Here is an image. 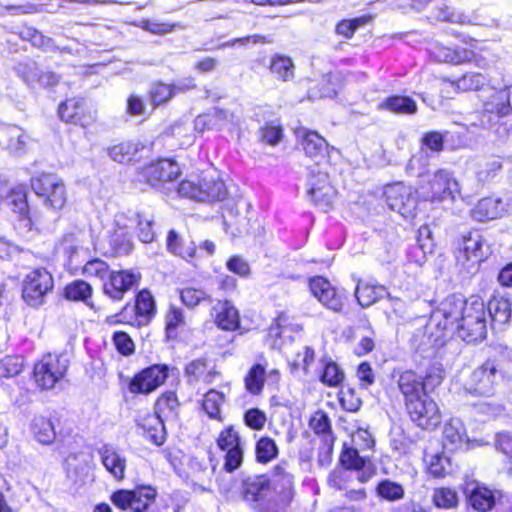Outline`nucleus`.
Listing matches in <instances>:
<instances>
[{
	"label": "nucleus",
	"instance_id": "56",
	"mask_svg": "<svg viewBox=\"0 0 512 512\" xmlns=\"http://www.w3.org/2000/svg\"><path fill=\"white\" fill-rule=\"evenodd\" d=\"M180 298L182 303L188 308H194L203 301L212 303V298L202 289L186 287L181 290Z\"/></svg>",
	"mask_w": 512,
	"mask_h": 512
},
{
	"label": "nucleus",
	"instance_id": "59",
	"mask_svg": "<svg viewBox=\"0 0 512 512\" xmlns=\"http://www.w3.org/2000/svg\"><path fill=\"white\" fill-rule=\"evenodd\" d=\"M137 222V236L143 243H151L155 239V231L153 229V220L144 217L141 213L135 214Z\"/></svg>",
	"mask_w": 512,
	"mask_h": 512
},
{
	"label": "nucleus",
	"instance_id": "19",
	"mask_svg": "<svg viewBox=\"0 0 512 512\" xmlns=\"http://www.w3.org/2000/svg\"><path fill=\"white\" fill-rule=\"evenodd\" d=\"M167 377L168 366H150L133 377L129 384V391L134 394H148L162 385Z\"/></svg>",
	"mask_w": 512,
	"mask_h": 512
},
{
	"label": "nucleus",
	"instance_id": "21",
	"mask_svg": "<svg viewBox=\"0 0 512 512\" xmlns=\"http://www.w3.org/2000/svg\"><path fill=\"white\" fill-rule=\"evenodd\" d=\"M397 386L404 398L405 406L427 394L423 376L412 370H406L399 374Z\"/></svg>",
	"mask_w": 512,
	"mask_h": 512
},
{
	"label": "nucleus",
	"instance_id": "12",
	"mask_svg": "<svg viewBox=\"0 0 512 512\" xmlns=\"http://www.w3.org/2000/svg\"><path fill=\"white\" fill-rule=\"evenodd\" d=\"M484 238L478 230L469 231L462 236L456 252V260L468 273L478 270L479 264L485 258Z\"/></svg>",
	"mask_w": 512,
	"mask_h": 512
},
{
	"label": "nucleus",
	"instance_id": "28",
	"mask_svg": "<svg viewBox=\"0 0 512 512\" xmlns=\"http://www.w3.org/2000/svg\"><path fill=\"white\" fill-rule=\"evenodd\" d=\"M101 462L106 470L117 480L125 476L126 459L114 447L103 445L99 449Z\"/></svg>",
	"mask_w": 512,
	"mask_h": 512
},
{
	"label": "nucleus",
	"instance_id": "15",
	"mask_svg": "<svg viewBox=\"0 0 512 512\" xmlns=\"http://www.w3.org/2000/svg\"><path fill=\"white\" fill-rule=\"evenodd\" d=\"M405 407L412 422L422 429L433 430L441 422L439 407L428 393Z\"/></svg>",
	"mask_w": 512,
	"mask_h": 512
},
{
	"label": "nucleus",
	"instance_id": "64",
	"mask_svg": "<svg viewBox=\"0 0 512 512\" xmlns=\"http://www.w3.org/2000/svg\"><path fill=\"white\" fill-rule=\"evenodd\" d=\"M450 466L448 457L442 454H435L428 460V472L434 477H443L447 473Z\"/></svg>",
	"mask_w": 512,
	"mask_h": 512
},
{
	"label": "nucleus",
	"instance_id": "20",
	"mask_svg": "<svg viewBox=\"0 0 512 512\" xmlns=\"http://www.w3.org/2000/svg\"><path fill=\"white\" fill-rule=\"evenodd\" d=\"M309 287L311 293L325 307L334 312L342 310L346 295L344 291H338L334 288L327 279L320 276L312 278L309 282Z\"/></svg>",
	"mask_w": 512,
	"mask_h": 512
},
{
	"label": "nucleus",
	"instance_id": "34",
	"mask_svg": "<svg viewBox=\"0 0 512 512\" xmlns=\"http://www.w3.org/2000/svg\"><path fill=\"white\" fill-rule=\"evenodd\" d=\"M386 288L382 285H374L358 282L355 289V297L362 307H369L384 297Z\"/></svg>",
	"mask_w": 512,
	"mask_h": 512
},
{
	"label": "nucleus",
	"instance_id": "14",
	"mask_svg": "<svg viewBox=\"0 0 512 512\" xmlns=\"http://www.w3.org/2000/svg\"><path fill=\"white\" fill-rule=\"evenodd\" d=\"M384 197L388 207L404 218H411L415 215L417 196L411 186L403 183L388 185L385 188Z\"/></svg>",
	"mask_w": 512,
	"mask_h": 512
},
{
	"label": "nucleus",
	"instance_id": "32",
	"mask_svg": "<svg viewBox=\"0 0 512 512\" xmlns=\"http://www.w3.org/2000/svg\"><path fill=\"white\" fill-rule=\"evenodd\" d=\"M215 322L223 330H235L239 325L236 308L228 301H218L213 307Z\"/></svg>",
	"mask_w": 512,
	"mask_h": 512
},
{
	"label": "nucleus",
	"instance_id": "36",
	"mask_svg": "<svg viewBox=\"0 0 512 512\" xmlns=\"http://www.w3.org/2000/svg\"><path fill=\"white\" fill-rule=\"evenodd\" d=\"M379 109L396 114H414L417 111L416 102L408 96H391L379 104Z\"/></svg>",
	"mask_w": 512,
	"mask_h": 512
},
{
	"label": "nucleus",
	"instance_id": "39",
	"mask_svg": "<svg viewBox=\"0 0 512 512\" xmlns=\"http://www.w3.org/2000/svg\"><path fill=\"white\" fill-rule=\"evenodd\" d=\"M92 287L89 283L83 280H75L65 287V298L72 301H82L87 306L93 307L90 301L92 296Z\"/></svg>",
	"mask_w": 512,
	"mask_h": 512
},
{
	"label": "nucleus",
	"instance_id": "37",
	"mask_svg": "<svg viewBox=\"0 0 512 512\" xmlns=\"http://www.w3.org/2000/svg\"><path fill=\"white\" fill-rule=\"evenodd\" d=\"M31 430L35 439L42 444H51L56 437L53 422L44 416L34 417L31 423Z\"/></svg>",
	"mask_w": 512,
	"mask_h": 512
},
{
	"label": "nucleus",
	"instance_id": "38",
	"mask_svg": "<svg viewBox=\"0 0 512 512\" xmlns=\"http://www.w3.org/2000/svg\"><path fill=\"white\" fill-rule=\"evenodd\" d=\"M135 311L140 323H148L155 315L156 305L153 296L147 290L140 291L135 300Z\"/></svg>",
	"mask_w": 512,
	"mask_h": 512
},
{
	"label": "nucleus",
	"instance_id": "40",
	"mask_svg": "<svg viewBox=\"0 0 512 512\" xmlns=\"http://www.w3.org/2000/svg\"><path fill=\"white\" fill-rule=\"evenodd\" d=\"M502 161L499 157H489L478 161L476 176L479 182L492 181L502 169Z\"/></svg>",
	"mask_w": 512,
	"mask_h": 512
},
{
	"label": "nucleus",
	"instance_id": "55",
	"mask_svg": "<svg viewBox=\"0 0 512 512\" xmlns=\"http://www.w3.org/2000/svg\"><path fill=\"white\" fill-rule=\"evenodd\" d=\"M223 402L224 394L211 389L205 394L202 406L210 418H217L220 415V407Z\"/></svg>",
	"mask_w": 512,
	"mask_h": 512
},
{
	"label": "nucleus",
	"instance_id": "44",
	"mask_svg": "<svg viewBox=\"0 0 512 512\" xmlns=\"http://www.w3.org/2000/svg\"><path fill=\"white\" fill-rule=\"evenodd\" d=\"M140 150V145L133 142H121L109 148L108 154L110 158L118 163L130 162L137 152Z\"/></svg>",
	"mask_w": 512,
	"mask_h": 512
},
{
	"label": "nucleus",
	"instance_id": "11",
	"mask_svg": "<svg viewBox=\"0 0 512 512\" xmlns=\"http://www.w3.org/2000/svg\"><path fill=\"white\" fill-rule=\"evenodd\" d=\"M53 287L52 275L44 268H36L23 279L22 298L27 305L37 308L45 303L46 295Z\"/></svg>",
	"mask_w": 512,
	"mask_h": 512
},
{
	"label": "nucleus",
	"instance_id": "62",
	"mask_svg": "<svg viewBox=\"0 0 512 512\" xmlns=\"http://www.w3.org/2000/svg\"><path fill=\"white\" fill-rule=\"evenodd\" d=\"M212 130H221L227 123L233 121L234 115L228 110L214 108L211 112L206 113Z\"/></svg>",
	"mask_w": 512,
	"mask_h": 512
},
{
	"label": "nucleus",
	"instance_id": "35",
	"mask_svg": "<svg viewBox=\"0 0 512 512\" xmlns=\"http://www.w3.org/2000/svg\"><path fill=\"white\" fill-rule=\"evenodd\" d=\"M467 498L469 504L475 510L481 512L490 510L496 501L495 496L490 489L478 485L467 491Z\"/></svg>",
	"mask_w": 512,
	"mask_h": 512
},
{
	"label": "nucleus",
	"instance_id": "25",
	"mask_svg": "<svg viewBox=\"0 0 512 512\" xmlns=\"http://www.w3.org/2000/svg\"><path fill=\"white\" fill-rule=\"evenodd\" d=\"M58 113L60 118L68 123L86 127L92 121V116L85 113L84 101L81 99H68L60 104Z\"/></svg>",
	"mask_w": 512,
	"mask_h": 512
},
{
	"label": "nucleus",
	"instance_id": "54",
	"mask_svg": "<svg viewBox=\"0 0 512 512\" xmlns=\"http://www.w3.org/2000/svg\"><path fill=\"white\" fill-rule=\"evenodd\" d=\"M265 368L260 364H255L245 377L246 389L252 394L261 392L264 385Z\"/></svg>",
	"mask_w": 512,
	"mask_h": 512
},
{
	"label": "nucleus",
	"instance_id": "9",
	"mask_svg": "<svg viewBox=\"0 0 512 512\" xmlns=\"http://www.w3.org/2000/svg\"><path fill=\"white\" fill-rule=\"evenodd\" d=\"M31 188L44 199L45 206L54 210L62 209L67 201L63 180L55 174L42 173L31 179Z\"/></svg>",
	"mask_w": 512,
	"mask_h": 512
},
{
	"label": "nucleus",
	"instance_id": "57",
	"mask_svg": "<svg viewBox=\"0 0 512 512\" xmlns=\"http://www.w3.org/2000/svg\"><path fill=\"white\" fill-rule=\"evenodd\" d=\"M433 502L438 508L450 509L456 507L458 496L455 490L442 487L434 491Z\"/></svg>",
	"mask_w": 512,
	"mask_h": 512
},
{
	"label": "nucleus",
	"instance_id": "6",
	"mask_svg": "<svg viewBox=\"0 0 512 512\" xmlns=\"http://www.w3.org/2000/svg\"><path fill=\"white\" fill-rule=\"evenodd\" d=\"M455 334L467 343L481 341L486 337V310L481 299H471L467 304L466 311L457 324Z\"/></svg>",
	"mask_w": 512,
	"mask_h": 512
},
{
	"label": "nucleus",
	"instance_id": "61",
	"mask_svg": "<svg viewBox=\"0 0 512 512\" xmlns=\"http://www.w3.org/2000/svg\"><path fill=\"white\" fill-rule=\"evenodd\" d=\"M23 368V359L19 356H7L0 360V379L18 375Z\"/></svg>",
	"mask_w": 512,
	"mask_h": 512
},
{
	"label": "nucleus",
	"instance_id": "22",
	"mask_svg": "<svg viewBox=\"0 0 512 512\" xmlns=\"http://www.w3.org/2000/svg\"><path fill=\"white\" fill-rule=\"evenodd\" d=\"M185 377L189 384L204 382L211 384L220 376L216 365L205 358H198L189 362L185 367Z\"/></svg>",
	"mask_w": 512,
	"mask_h": 512
},
{
	"label": "nucleus",
	"instance_id": "63",
	"mask_svg": "<svg viewBox=\"0 0 512 512\" xmlns=\"http://www.w3.org/2000/svg\"><path fill=\"white\" fill-rule=\"evenodd\" d=\"M138 26L147 32H150L152 34L156 35H165L168 33H171L174 31L176 24L166 23V22H159L156 20H150V19H142Z\"/></svg>",
	"mask_w": 512,
	"mask_h": 512
},
{
	"label": "nucleus",
	"instance_id": "33",
	"mask_svg": "<svg viewBox=\"0 0 512 512\" xmlns=\"http://www.w3.org/2000/svg\"><path fill=\"white\" fill-rule=\"evenodd\" d=\"M487 308L494 324L505 325L511 321L512 303L507 297L494 295Z\"/></svg>",
	"mask_w": 512,
	"mask_h": 512
},
{
	"label": "nucleus",
	"instance_id": "16",
	"mask_svg": "<svg viewBox=\"0 0 512 512\" xmlns=\"http://www.w3.org/2000/svg\"><path fill=\"white\" fill-rule=\"evenodd\" d=\"M156 492L151 487L136 490H119L112 494V503L121 510L143 512L154 502Z\"/></svg>",
	"mask_w": 512,
	"mask_h": 512
},
{
	"label": "nucleus",
	"instance_id": "13",
	"mask_svg": "<svg viewBox=\"0 0 512 512\" xmlns=\"http://www.w3.org/2000/svg\"><path fill=\"white\" fill-rule=\"evenodd\" d=\"M5 197V205L12 213L14 226L20 232L32 230L33 221L30 215V208L27 201V191L24 186H17L10 189L1 197Z\"/></svg>",
	"mask_w": 512,
	"mask_h": 512
},
{
	"label": "nucleus",
	"instance_id": "2",
	"mask_svg": "<svg viewBox=\"0 0 512 512\" xmlns=\"http://www.w3.org/2000/svg\"><path fill=\"white\" fill-rule=\"evenodd\" d=\"M480 98L482 110L471 114L470 126L493 131L500 139L508 137L509 130L501 119L512 113V84L484 89Z\"/></svg>",
	"mask_w": 512,
	"mask_h": 512
},
{
	"label": "nucleus",
	"instance_id": "8",
	"mask_svg": "<svg viewBox=\"0 0 512 512\" xmlns=\"http://www.w3.org/2000/svg\"><path fill=\"white\" fill-rule=\"evenodd\" d=\"M501 378L495 361L487 360L472 371L464 384V389L473 396L491 397L495 394Z\"/></svg>",
	"mask_w": 512,
	"mask_h": 512
},
{
	"label": "nucleus",
	"instance_id": "29",
	"mask_svg": "<svg viewBox=\"0 0 512 512\" xmlns=\"http://www.w3.org/2000/svg\"><path fill=\"white\" fill-rule=\"evenodd\" d=\"M272 478L275 485H280V495L285 502L293 497L294 475L287 461H281L273 467Z\"/></svg>",
	"mask_w": 512,
	"mask_h": 512
},
{
	"label": "nucleus",
	"instance_id": "24",
	"mask_svg": "<svg viewBox=\"0 0 512 512\" xmlns=\"http://www.w3.org/2000/svg\"><path fill=\"white\" fill-rule=\"evenodd\" d=\"M109 245L117 255H127L133 250V241L123 215H117L115 228L109 235Z\"/></svg>",
	"mask_w": 512,
	"mask_h": 512
},
{
	"label": "nucleus",
	"instance_id": "10",
	"mask_svg": "<svg viewBox=\"0 0 512 512\" xmlns=\"http://www.w3.org/2000/svg\"><path fill=\"white\" fill-rule=\"evenodd\" d=\"M69 366L66 356L48 353L34 366L33 376L41 389L55 388L65 376Z\"/></svg>",
	"mask_w": 512,
	"mask_h": 512
},
{
	"label": "nucleus",
	"instance_id": "1",
	"mask_svg": "<svg viewBox=\"0 0 512 512\" xmlns=\"http://www.w3.org/2000/svg\"><path fill=\"white\" fill-rule=\"evenodd\" d=\"M469 302L460 295L447 296L432 312L418 349L425 352L429 349L443 347L447 340L455 334L457 324H459Z\"/></svg>",
	"mask_w": 512,
	"mask_h": 512
},
{
	"label": "nucleus",
	"instance_id": "51",
	"mask_svg": "<svg viewBox=\"0 0 512 512\" xmlns=\"http://www.w3.org/2000/svg\"><path fill=\"white\" fill-rule=\"evenodd\" d=\"M486 81V77L480 73H466L462 77L451 82L452 86L462 92L478 90Z\"/></svg>",
	"mask_w": 512,
	"mask_h": 512
},
{
	"label": "nucleus",
	"instance_id": "27",
	"mask_svg": "<svg viewBox=\"0 0 512 512\" xmlns=\"http://www.w3.org/2000/svg\"><path fill=\"white\" fill-rule=\"evenodd\" d=\"M505 211V204L501 199L487 197L476 204L470 215L475 221L484 222L501 217Z\"/></svg>",
	"mask_w": 512,
	"mask_h": 512
},
{
	"label": "nucleus",
	"instance_id": "18",
	"mask_svg": "<svg viewBox=\"0 0 512 512\" xmlns=\"http://www.w3.org/2000/svg\"><path fill=\"white\" fill-rule=\"evenodd\" d=\"M141 275L132 270L111 271L103 283V292L114 301L123 299L126 292L138 286Z\"/></svg>",
	"mask_w": 512,
	"mask_h": 512
},
{
	"label": "nucleus",
	"instance_id": "30",
	"mask_svg": "<svg viewBox=\"0 0 512 512\" xmlns=\"http://www.w3.org/2000/svg\"><path fill=\"white\" fill-rule=\"evenodd\" d=\"M302 149L311 158L323 157L327 149L326 140L315 131L301 129L297 132Z\"/></svg>",
	"mask_w": 512,
	"mask_h": 512
},
{
	"label": "nucleus",
	"instance_id": "31",
	"mask_svg": "<svg viewBox=\"0 0 512 512\" xmlns=\"http://www.w3.org/2000/svg\"><path fill=\"white\" fill-rule=\"evenodd\" d=\"M435 18L441 21H448L452 23H458V24H472V25H481V26H498L496 19H490L487 21V19L483 18L480 19V17H474L469 18V15H465L461 12L454 11L447 5H443L442 7H439L437 9V12L435 14Z\"/></svg>",
	"mask_w": 512,
	"mask_h": 512
},
{
	"label": "nucleus",
	"instance_id": "42",
	"mask_svg": "<svg viewBox=\"0 0 512 512\" xmlns=\"http://www.w3.org/2000/svg\"><path fill=\"white\" fill-rule=\"evenodd\" d=\"M8 136L7 148L15 155L23 154L28 146L30 137L21 128L10 126L6 129Z\"/></svg>",
	"mask_w": 512,
	"mask_h": 512
},
{
	"label": "nucleus",
	"instance_id": "26",
	"mask_svg": "<svg viewBox=\"0 0 512 512\" xmlns=\"http://www.w3.org/2000/svg\"><path fill=\"white\" fill-rule=\"evenodd\" d=\"M466 439V430L460 419L452 418L444 425L442 436L444 449L456 451L466 443Z\"/></svg>",
	"mask_w": 512,
	"mask_h": 512
},
{
	"label": "nucleus",
	"instance_id": "48",
	"mask_svg": "<svg viewBox=\"0 0 512 512\" xmlns=\"http://www.w3.org/2000/svg\"><path fill=\"white\" fill-rule=\"evenodd\" d=\"M173 97L174 90L171 84L156 82L149 89V100L154 107L167 103Z\"/></svg>",
	"mask_w": 512,
	"mask_h": 512
},
{
	"label": "nucleus",
	"instance_id": "4",
	"mask_svg": "<svg viewBox=\"0 0 512 512\" xmlns=\"http://www.w3.org/2000/svg\"><path fill=\"white\" fill-rule=\"evenodd\" d=\"M179 174L180 168L176 162L161 159L144 167L138 174V180L163 191L168 196H179L175 191L179 185L176 183Z\"/></svg>",
	"mask_w": 512,
	"mask_h": 512
},
{
	"label": "nucleus",
	"instance_id": "3",
	"mask_svg": "<svg viewBox=\"0 0 512 512\" xmlns=\"http://www.w3.org/2000/svg\"><path fill=\"white\" fill-rule=\"evenodd\" d=\"M178 410L179 401L175 392L163 393L156 401L155 414L147 415L139 423L145 437L157 446L162 445L166 440L164 421L175 420Z\"/></svg>",
	"mask_w": 512,
	"mask_h": 512
},
{
	"label": "nucleus",
	"instance_id": "50",
	"mask_svg": "<svg viewBox=\"0 0 512 512\" xmlns=\"http://www.w3.org/2000/svg\"><path fill=\"white\" fill-rule=\"evenodd\" d=\"M185 325V316L181 308L170 305L165 316V330L168 338H175L177 329Z\"/></svg>",
	"mask_w": 512,
	"mask_h": 512
},
{
	"label": "nucleus",
	"instance_id": "58",
	"mask_svg": "<svg viewBox=\"0 0 512 512\" xmlns=\"http://www.w3.org/2000/svg\"><path fill=\"white\" fill-rule=\"evenodd\" d=\"M309 425L314 433L321 437V440H324L327 435H333L330 419L323 411H317L311 417Z\"/></svg>",
	"mask_w": 512,
	"mask_h": 512
},
{
	"label": "nucleus",
	"instance_id": "46",
	"mask_svg": "<svg viewBox=\"0 0 512 512\" xmlns=\"http://www.w3.org/2000/svg\"><path fill=\"white\" fill-rule=\"evenodd\" d=\"M376 493L382 499L390 502L401 500L405 495L403 486L390 479L381 480L376 486Z\"/></svg>",
	"mask_w": 512,
	"mask_h": 512
},
{
	"label": "nucleus",
	"instance_id": "23",
	"mask_svg": "<svg viewBox=\"0 0 512 512\" xmlns=\"http://www.w3.org/2000/svg\"><path fill=\"white\" fill-rule=\"evenodd\" d=\"M428 52L430 57L437 62L451 63L456 65L470 62L475 56L472 50L463 47L450 48L437 42L430 44Z\"/></svg>",
	"mask_w": 512,
	"mask_h": 512
},
{
	"label": "nucleus",
	"instance_id": "45",
	"mask_svg": "<svg viewBox=\"0 0 512 512\" xmlns=\"http://www.w3.org/2000/svg\"><path fill=\"white\" fill-rule=\"evenodd\" d=\"M371 20L372 17L370 15H362L352 19H343L337 23L335 33L345 39H351L359 28L366 26Z\"/></svg>",
	"mask_w": 512,
	"mask_h": 512
},
{
	"label": "nucleus",
	"instance_id": "53",
	"mask_svg": "<svg viewBox=\"0 0 512 512\" xmlns=\"http://www.w3.org/2000/svg\"><path fill=\"white\" fill-rule=\"evenodd\" d=\"M82 272L88 278H97L105 282L111 271L105 261L95 258L84 265Z\"/></svg>",
	"mask_w": 512,
	"mask_h": 512
},
{
	"label": "nucleus",
	"instance_id": "47",
	"mask_svg": "<svg viewBox=\"0 0 512 512\" xmlns=\"http://www.w3.org/2000/svg\"><path fill=\"white\" fill-rule=\"evenodd\" d=\"M270 70L284 82L289 81L294 77V64L292 59L287 56H274L271 60Z\"/></svg>",
	"mask_w": 512,
	"mask_h": 512
},
{
	"label": "nucleus",
	"instance_id": "7",
	"mask_svg": "<svg viewBox=\"0 0 512 512\" xmlns=\"http://www.w3.org/2000/svg\"><path fill=\"white\" fill-rule=\"evenodd\" d=\"M422 197L432 203L453 202L460 195V186L452 173L439 169L428 176L426 182L420 184Z\"/></svg>",
	"mask_w": 512,
	"mask_h": 512
},
{
	"label": "nucleus",
	"instance_id": "60",
	"mask_svg": "<svg viewBox=\"0 0 512 512\" xmlns=\"http://www.w3.org/2000/svg\"><path fill=\"white\" fill-rule=\"evenodd\" d=\"M217 446L222 451L241 446L240 436L233 426H228L219 433Z\"/></svg>",
	"mask_w": 512,
	"mask_h": 512
},
{
	"label": "nucleus",
	"instance_id": "17",
	"mask_svg": "<svg viewBox=\"0 0 512 512\" xmlns=\"http://www.w3.org/2000/svg\"><path fill=\"white\" fill-rule=\"evenodd\" d=\"M239 494L242 500L254 510L261 508L271 494L269 480L264 475L244 478L239 488Z\"/></svg>",
	"mask_w": 512,
	"mask_h": 512
},
{
	"label": "nucleus",
	"instance_id": "5",
	"mask_svg": "<svg viewBox=\"0 0 512 512\" xmlns=\"http://www.w3.org/2000/svg\"><path fill=\"white\" fill-rule=\"evenodd\" d=\"M181 197L197 201H223L227 197L225 183L215 175L206 174L197 181L184 180L175 190Z\"/></svg>",
	"mask_w": 512,
	"mask_h": 512
},
{
	"label": "nucleus",
	"instance_id": "43",
	"mask_svg": "<svg viewBox=\"0 0 512 512\" xmlns=\"http://www.w3.org/2000/svg\"><path fill=\"white\" fill-rule=\"evenodd\" d=\"M322 373L320 381L329 386L336 387L341 384L344 380V372L340 367L331 359H322Z\"/></svg>",
	"mask_w": 512,
	"mask_h": 512
},
{
	"label": "nucleus",
	"instance_id": "52",
	"mask_svg": "<svg viewBox=\"0 0 512 512\" xmlns=\"http://www.w3.org/2000/svg\"><path fill=\"white\" fill-rule=\"evenodd\" d=\"M367 461L365 456L359 455L357 449L344 445L340 455V462L346 469L360 470V468L365 467Z\"/></svg>",
	"mask_w": 512,
	"mask_h": 512
},
{
	"label": "nucleus",
	"instance_id": "41",
	"mask_svg": "<svg viewBox=\"0 0 512 512\" xmlns=\"http://www.w3.org/2000/svg\"><path fill=\"white\" fill-rule=\"evenodd\" d=\"M279 453L276 442L267 436L259 438L255 445L256 461L267 464L277 458Z\"/></svg>",
	"mask_w": 512,
	"mask_h": 512
},
{
	"label": "nucleus",
	"instance_id": "49",
	"mask_svg": "<svg viewBox=\"0 0 512 512\" xmlns=\"http://www.w3.org/2000/svg\"><path fill=\"white\" fill-rule=\"evenodd\" d=\"M321 179L324 186L315 193H308V196L316 206L327 211L332 206L336 191L330 184H326L324 176Z\"/></svg>",
	"mask_w": 512,
	"mask_h": 512
}]
</instances>
